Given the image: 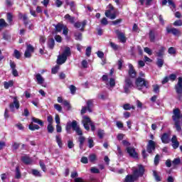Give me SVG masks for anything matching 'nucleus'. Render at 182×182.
I'll list each match as a JSON object with an SVG mask.
<instances>
[{
    "mask_svg": "<svg viewBox=\"0 0 182 182\" xmlns=\"http://www.w3.org/2000/svg\"><path fill=\"white\" fill-rule=\"evenodd\" d=\"M133 175H128L125 178V182H134L139 177H143L144 174V166L137 165L132 168Z\"/></svg>",
    "mask_w": 182,
    "mask_h": 182,
    "instance_id": "1",
    "label": "nucleus"
},
{
    "mask_svg": "<svg viewBox=\"0 0 182 182\" xmlns=\"http://www.w3.org/2000/svg\"><path fill=\"white\" fill-rule=\"evenodd\" d=\"M73 129L74 132L78 134V136H82L83 134V132H82V129H80V127H79V125H77V122L73 120V122L69 121L67 122L65 130L67 133L70 134V130Z\"/></svg>",
    "mask_w": 182,
    "mask_h": 182,
    "instance_id": "2",
    "label": "nucleus"
},
{
    "mask_svg": "<svg viewBox=\"0 0 182 182\" xmlns=\"http://www.w3.org/2000/svg\"><path fill=\"white\" fill-rule=\"evenodd\" d=\"M72 55V51L70 50V48L65 47L61 55H58L57 59L58 65H63L66 60H68V58Z\"/></svg>",
    "mask_w": 182,
    "mask_h": 182,
    "instance_id": "3",
    "label": "nucleus"
},
{
    "mask_svg": "<svg viewBox=\"0 0 182 182\" xmlns=\"http://www.w3.org/2000/svg\"><path fill=\"white\" fill-rule=\"evenodd\" d=\"M82 123L85 129V130H91L92 132H95L96 130V127H95V124L93 122H92V120H90V118L87 116H83Z\"/></svg>",
    "mask_w": 182,
    "mask_h": 182,
    "instance_id": "4",
    "label": "nucleus"
},
{
    "mask_svg": "<svg viewBox=\"0 0 182 182\" xmlns=\"http://www.w3.org/2000/svg\"><path fill=\"white\" fill-rule=\"evenodd\" d=\"M182 117L181 114H180V109H173V119L175 122V127L177 132H181V127H180V122L178 119Z\"/></svg>",
    "mask_w": 182,
    "mask_h": 182,
    "instance_id": "5",
    "label": "nucleus"
},
{
    "mask_svg": "<svg viewBox=\"0 0 182 182\" xmlns=\"http://www.w3.org/2000/svg\"><path fill=\"white\" fill-rule=\"evenodd\" d=\"M107 8L108 9L105 11V16L112 20L116 19L117 11L114 10V8L112 4L108 5Z\"/></svg>",
    "mask_w": 182,
    "mask_h": 182,
    "instance_id": "6",
    "label": "nucleus"
},
{
    "mask_svg": "<svg viewBox=\"0 0 182 182\" xmlns=\"http://www.w3.org/2000/svg\"><path fill=\"white\" fill-rule=\"evenodd\" d=\"M136 87L139 90L141 89H147L149 87V82L144 80V78L139 77L136 80Z\"/></svg>",
    "mask_w": 182,
    "mask_h": 182,
    "instance_id": "7",
    "label": "nucleus"
},
{
    "mask_svg": "<svg viewBox=\"0 0 182 182\" xmlns=\"http://www.w3.org/2000/svg\"><path fill=\"white\" fill-rule=\"evenodd\" d=\"M102 82H104L105 85H107V86H109L110 87H114V86H116V81L114 80V79L109 78V77L106 75H104L102 76Z\"/></svg>",
    "mask_w": 182,
    "mask_h": 182,
    "instance_id": "8",
    "label": "nucleus"
},
{
    "mask_svg": "<svg viewBox=\"0 0 182 182\" xmlns=\"http://www.w3.org/2000/svg\"><path fill=\"white\" fill-rule=\"evenodd\" d=\"M20 104L19 100H18V97H13V102L10 103L9 107L11 112H15V109L18 110L19 109Z\"/></svg>",
    "mask_w": 182,
    "mask_h": 182,
    "instance_id": "9",
    "label": "nucleus"
},
{
    "mask_svg": "<svg viewBox=\"0 0 182 182\" xmlns=\"http://www.w3.org/2000/svg\"><path fill=\"white\" fill-rule=\"evenodd\" d=\"M175 89L176 90V93H178V100H181V94H182V77H178V83L175 86Z\"/></svg>",
    "mask_w": 182,
    "mask_h": 182,
    "instance_id": "10",
    "label": "nucleus"
},
{
    "mask_svg": "<svg viewBox=\"0 0 182 182\" xmlns=\"http://www.w3.org/2000/svg\"><path fill=\"white\" fill-rule=\"evenodd\" d=\"M127 153L129 154V157H132V159H138L139 154L136 152V149L132 146H128L126 148Z\"/></svg>",
    "mask_w": 182,
    "mask_h": 182,
    "instance_id": "11",
    "label": "nucleus"
},
{
    "mask_svg": "<svg viewBox=\"0 0 182 182\" xmlns=\"http://www.w3.org/2000/svg\"><path fill=\"white\" fill-rule=\"evenodd\" d=\"M33 52H35V48L33 46H32L31 44L27 45L26 51L24 53L25 58H31Z\"/></svg>",
    "mask_w": 182,
    "mask_h": 182,
    "instance_id": "12",
    "label": "nucleus"
},
{
    "mask_svg": "<svg viewBox=\"0 0 182 182\" xmlns=\"http://www.w3.org/2000/svg\"><path fill=\"white\" fill-rule=\"evenodd\" d=\"M87 23V21L84 20L82 22L77 21L74 23L75 28H77V29H80L81 31H85V26H86Z\"/></svg>",
    "mask_w": 182,
    "mask_h": 182,
    "instance_id": "13",
    "label": "nucleus"
},
{
    "mask_svg": "<svg viewBox=\"0 0 182 182\" xmlns=\"http://www.w3.org/2000/svg\"><path fill=\"white\" fill-rule=\"evenodd\" d=\"M156 149V142L153 140H149L148 143V146L146 148V151L148 153H151V151Z\"/></svg>",
    "mask_w": 182,
    "mask_h": 182,
    "instance_id": "14",
    "label": "nucleus"
},
{
    "mask_svg": "<svg viewBox=\"0 0 182 182\" xmlns=\"http://www.w3.org/2000/svg\"><path fill=\"white\" fill-rule=\"evenodd\" d=\"M166 32L168 33H173L175 36H180L181 35V32L175 28H170L168 27L166 28Z\"/></svg>",
    "mask_w": 182,
    "mask_h": 182,
    "instance_id": "15",
    "label": "nucleus"
},
{
    "mask_svg": "<svg viewBox=\"0 0 182 182\" xmlns=\"http://www.w3.org/2000/svg\"><path fill=\"white\" fill-rule=\"evenodd\" d=\"M115 33L117 36V38L120 41V42H122V43H125L127 38L124 33H122L120 31L117 30L115 31Z\"/></svg>",
    "mask_w": 182,
    "mask_h": 182,
    "instance_id": "16",
    "label": "nucleus"
},
{
    "mask_svg": "<svg viewBox=\"0 0 182 182\" xmlns=\"http://www.w3.org/2000/svg\"><path fill=\"white\" fill-rule=\"evenodd\" d=\"M133 86V83L132 82L131 79H126L125 80V85L124 87V90L125 93H129V88Z\"/></svg>",
    "mask_w": 182,
    "mask_h": 182,
    "instance_id": "17",
    "label": "nucleus"
},
{
    "mask_svg": "<svg viewBox=\"0 0 182 182\" xmlns=\"http://www.w3.org/2000/svg\"><path fill=\"white\" fill-rule=\"evenodd\" d=\"M128 74L130 76V77L134 78L136 77V70H134V68H133V65L129 64V71Z\"/></svg>",
    "mask_w": 182,
    "mask_h": 182,
    "instance_id": "18",
    "label": "nucleus"
},
{
    "mask_svg": "<svg viewBox=\"0 0 182 182\" xmlns=\"http://www.w3.org/2000/svg\"><path fill=\"white\" fill-rule=\"evenodd\" d=\"M35 77L38 85H43L45 83V78L41 74H36Z\"/></svg>",
    "mask_w": 182,
    "mask_h": 182,
    "instance_id": "19",
    "label": "nucleus"
},
{
    "mask_svg": "<svg viewBox=\"0 0 182 182\" xmlns=\"http://www.w3.org/2000/svg\"><path fill=\"white\" fill-rule=\"evenodd\" d=\"M55 141L59 149H62L63 147V141H62V136H60V134H58L55 136Z\"/></svg>",
    "mask_w": 182,
    "mask_h": 182,
    "instance_id": "20",
    "label": "nucleus"
},
{
    "mask_svg": "<svg viewBox=\"0 0 182 182\" xmlns=\"http://www.w3.org/2000/svg\"><path fill=\"white\" fill-rule=\"evenodd\" d=\"M171 141L172 143V146L173 147V149H178V146H180V143L178 142V141H177V136L176 135L173 136Z\"/></svg>",
    "mask_w": 182,
    "mask_h": 182,
    "instance_id": "21",
    "label": "nucleus"
},
{
    "mask_svg": "<svg viewBox=\"0 0 182 182\" xmlns=\"http://www.w3.org/2000/svg\"><path fill=\"white\" fill-rule=\"evenodd\" d=\"M21 161H23V163H24V164H32V161H33L32 159H31L28 156H22Z\"/></svg>",
    "mask_w": 182,
    "mask_h": 182,
    "instance_id": "22",
    "label": "nucleus"
},
{
    "mask_svg": "<svg viewBox=\"0 0 182 182\" xmlns=\"http://www.w3.org/2000/svg\"><path fill=\"white\" fill-rule=\"evenodd\" d=\"M162 143H164L165 144H167L170 141V137L168 135V134L165 133L161 137Z\"/></svg>",
    "mask_w": 182,
    "mask_h": 182,
    "instance_id": "23",
    "label": "nucleus"
},
{
    "mask_svg": "<svg viewBox=\"0 0 182 182\" xmlns=\"http://www.w3.org/2000/svg\"><path fill=\"white\" fill-rule=\"evenodd\" d=\"M53 26H54L55 32H62V30H63L65 26L60 23H58L57 25L53 24Z\"/></svg>",
    "mask_w": 182,
    "mask_h": 182,
    "instance_id": "24",
    "label": "nucleus"
},
{
    "mask_svg": "<svg viewBox=\"0 0 182 182\" xmlns=\"http://www.w3.org/2000/svg\"><path fill=\"white\" fill-rule=\"evenodd\" d=\"M4 89H9V87H12L14 86V80H11L9 82L5 81L4 82Z\"/></svg>",
    "mask_w": 182,
    "mask_h": 182,
    "instance_id": "25",
    "label": "nucleus"
},
{
    "mask_svg": "<svg viewBox=\"0 0 182 182\" xmlns=\"http://www.w3.org/2000/svg\"><path fill=\"white\" fill-rule=\"evenodd\" d=\"M65 4L66 5H69L70 8V10L73 11V12H75V1H71V2H69V0H65Z\"/></svg>",
    "mask_w": 182,
    "mask_h": 182,
    "instance_id": "26",
    "label": "nucleus"
},
{
    "mask_svg": "<svg viewBox=\"0 0 182 182\" xmlns=\"http://www.w3.org/2000/svg\"><path fill=\"white\" fill-rule=\"evenodd\" d=\"M33 123H36L37 124H39L41 127H43V122L36 117H32L31 118Z\"/></svg>",
    "mask_w": 182,
    "mask_h": 182,
    "instance_id": "27",
    "label": "nucleus"
},
{
    "mask_svg": "<svg viewBox=\"0 0 182 182\" xmlns=\"http://www.w3.org/2000/svg\"><path fill=\"white\" fill-rule=\"evenodd\" d=\"M19 18L23 20V21L24 22V25L26 26H28V16L26 14L23 15L22 14H20Z\"/></svg>",
    "mask_w": 182,
    "mask_h": 182,
    "instance_id": "28",
    "label": "nucleus"
},
{
    "mask_svg": "<svg viewBox=\"0 0 182 182\" xmlns=\"http://www.w3.org/2000/svg\"><path fill=\"white\" fill-rule=\"evenodd\" d=\"M164 50H166V48L164 47H161L159 51L156 53V55L158 58H163L164 56Z\"/></svg>",
    "mask_w": 182,
    "mask_h": 182,
    "instance_id": "29",
    "label": "nucleus"
},
{
    "mask_svg": "<svg viewBox=\"0 0 182 182\" xmlns=\"http://www.w3.org/2000/svg\"><path fill=\"white\" fill-rule=\"evenodd\" d=\"M28 129L30 130H31L32 132L35 131V130H39V129H41V127H38V124H33V123H31L29 126H28Z\"/></svg>",
    "mask_w": 182,
    "mask_h": 182,
    "instance_id": "30",
    "label": "nucleus"
},
{
    "mask_svg": "<svg viewBox=\"0 0 182 182\" xmlns=\"http://www.w3.org/2000/svg\"><path fill=\"white\" fill-rule=\"evenodd\" d=\"M92 106H93V100H90L87 102V109L90 113L92 112Z\"/></svg>",
    "mask_w": 182,
    "mask_h": 182,
    "instance_id": "31",
    "label": "nucleus"
},
{
    "mask_svg": "<svg viewBox=\"0 0 182 182\" xmlns=\"http://www.w3.org/2000/svg\"><path fill=\"white\" fill-rule=\"evenodd\" d=\"M65 19H66L67 21H69L70 22V23H75V17L71 16L69 14H66L64 16Z\"/></svg>",
    "mask_w": 182,
    "mask_h": 182,
    "instance_id": "32",
    "label": "nucleus"
},
{
    "mask_svg": "<svg viewBox=\"0 0 182 182\" xmlns=\"http://www.w3.org/2000/svg\"><path fill=\"white\" fill-rule=\"evenodd\" d=\"M156 65L158 68H163V65H164V60L162 58H157Z\"/></svg>",
    "mask_w": 182,
    "mask_h": 182,
    "instance_id": "33",
    "label": "nucleus"
},
{
    "mask_svg": "<svg viewBox=\"0 0 182 182\" xmlns=\"http://www.w3.org/2000/svg\"><path fill=\"white\" fill-rule=\"evenodd\" d=\"M48 46L50 49H53V47L55 46V40H53V38L48 40Z\"/></svg>",
    "mask_w": 182,
    "mask_h": 182,
    "instance_id": "34",
    "label": "nucleus"
},
{
    "mask_svg": "<svg viewBox=\"0 0 182 182\" xmlns=\"http://www.w3.org/2000/svg\"><path fill=\"white\" fill-rule=\"evenodd\" d=\"M5 26H8V23L5 21L4 18L0 19V31L5 28Z\"/></svg>",
    "mask_w": 182,
    "mask_h": 182,
    "instance_id": "35",
    "label": "nucleus"
},
{
    "mask_svg": "<svg viewBox=\"0 0 182 182\" xmlns=\"http://www.w3.org/2000/svg\"><path fill=\"white\" fill-rule=\"evenodd\" d=\"M14 19V16L11 13L7 14V21L10 25H12V21Z\"/></svg>",
    "mask_w": 182,
    "mask_h": 182,
    "instance_id": "36",
    "label": "nucleus"
},
{
    "mask_svg": "<svg viewBox=\"0 0 182 182\" xmlns=\"http://www.w3.org/2000/svg\"><path fill=\"white\" fill-rule=\"evenodd\" d=\"M13 56H14L16 59H21V52H19L18 50H14Z\"/></svg>",
    "mask_w": 182,
    "mask_h": 182,
    "instance_id": "37",
    "label": "nucleus"
},
{
    "mask_svg": "<svg viewBox=\"0 0 182 182\" xmlns=\"http://www.w3.org/2000/svg\"><path fill=\"white\" fill-rule=\"evenodd\" d=\"M123 108L124 109V110H130V109H136V107L134 106H133V105L132 106L129 104L124 105Z\"/></svg>",
    "mask_w": 182,
    "mask_h": 182,
    "instance_id": "38",
    "label": "nucleus"
},
{
    "mask_svg": "<svg viewBox=\"0 0 182 182\" xmlns=\"http://www.w3.org/2000/svg\"><path fill=\"white\" fill-rule=\"evenodd\" d=\"M85 137H84L83 136H80L79 137L80 148V149H82L83 144H84V143H85Z\"/></svg>",
    "mask_w": 182,
    "mask_h": 182,
    "instance_id": "39",
    "label": "nucleus"
},
{
    "mask_svg": "<svg viewBox=\"0 0 182 182\" xmlns=\"http://www.w3.org/2000/svg\"><path fill=\"white\" fill-rule=\"evenodd\" d=\"M97 136L100 139H103V137H105V130L99 129L97 132Z\"/></svg>",
    "mask_w": 182,
    "mask_h": 182,
    "instance_id": "40",
    "label": "nucleus"
},
{
    "mask_svg": "<svg viewBox=\"0 0 182 182\" xmlns=\"http://www.w3.org/2000/svg\"><path fill=\"white\" fill-rule=\"evenodd\" d=\"M32 174L35 176L36 177H42V174H41V172L36 169L32 170Z\"/></svg>",
    "mask_w": 182,
    "mask_h": 182,
    "instance_id": "41",
    "label": "nucleus"
},
{
    "mask_svg": "<svg viewBox=\"0 0 182 182\" xmlns=\"http://www.w3.org/2000/svg\"><path fill=\"white\" fill-rule=\"evenodd\" d=\"M152 87L154 93H160V86L159 85H154Z\"/></svg>",
    "mask_w": 182,
    "mask_h": 182,
    "instance_id": "42",
    "label": "nucleus"
},
{
    "mask_svg": "<svg viewBox=\"0 0 182 182\" xmlns=\"http://www.w3.org/2000/svg\"><path fill=\"white\" fill-rule=\"evenodd\" d=\"M168 5L171 6V9H172V11H174V9H176V4H174V1H173V0H168Z\"/></svg>",
    "mask_w": 182,
    "mask_h": 182,
    "instance_id": "43",
    "label": "nucleus"
},
{
    "mask_svg": "<svg viewBox=\"0 0 182 182\" xmlns=\"http://www.w3.org/2000/svg\"><path fill=\"white\" fill-rule=\"evenodd\" d=\"M149 38H150L151 42H154V39H156L154 33L152 31H150V32H149Z\"/></svg>",
    "mask_w": 182,
    "mask_h": 182,
    "instance_id": "44",
    "label": "nucleus"
},
{
    "mask_svg": "<svg viewBox=\"0 0 182 182\" xmlns=\"http://www.w3.org/2000/svg\"><path fill=\"white\" fill-rule=\"evenodd\" d=\"M154 162L155 166L159 165V163L160 162V155H159V154L156 155Z\"/></svg>",
    "mask_w": 182,
    "mask_h": 182,
    "instance_id": "45",
    "label": "nucleus"
},
{
    "mask_svg": "<svg viewBox=\"0 0 182 182\" xmlns=\"http://www.w3.org/2000/svg\"><path fill=\"white\" fill-rule=\"evenodd\" d=\"M89 160L91 163H93L94 161H96V154H92L89 156Z\"/></svg>",
    "mask_w": 182,
    "mask_h": 182,
    "instance_id": "46",
    "label": "nucleus"
},
{
    "mask_svg": "<svg viewBox=\"0 0 182 182\" xmlns=\"http://www.w3.org/2000/svg\"><path fill=\"white\" fill-rule=\"evenodd\" d=\"M88 146L90 149H92L95 146V142H93V139L92 138H88Z\"/></svg>",
    "mask_w": 182,
    "mask_h": 182,
    "instance_id": "47",
    "label": "nucleus"
},
{
    "mask_svg": "<svg viewBox=\"0 0 182 182\" xmlns=\"http://www.w3.org/2000/svg\"><path fill=\"white\" fill-rule=\"evenodd\" d=\"M91 53H92V48L87 47L86 48V51H85L86 56H87L89 58V56H90Z\"/></svg>",
    "mask_w": 182,
    "mask_h": 182,
    "instance_id": "48",
    "label": "nucleus"
},
{
    "mask_svg": "<svg viewBox=\"0 0 182 182\" xmlns=\"http://www.w3.org/2000/svg\"><path fill=\"white\" fill-rule=\"evenodd\" d=\"M58 70H59V65H56L55 67L53 68L51 73L53 75H56V73H58Z\"/></svg>",
    "mask_w": 182,
    "mask_h": 182,
    "instance_id": "49",
    "label": "nucleus"
},
{
    "mask_svg": "<svg viewBox=\"0 0 182 182\" xmlns=\"http://www.w3.org/2000/svg\"><path fill=\"white\" fill-rule=\"evenodd\" d=\"M16 178H21V172L18 166L16 168Z\"/></svg>",
    "mask_w": 182,
    "mask_h": 182,
    "instance_id": "50",
    "label": "nucleus"
},
{
    "mask_svg": "<svg viewBox=\"0 0 182 182\" xmlns=\"http://www.w3.org/2000/svg\"><path fill=\"white\" fill-rule=\"evenodd\" d=\"M54 108L55 110H58V112H62V107L59 104L54 105Z\"/></svg>",
    "mask_w": 182,
    "mask_h": 182,
    "instance_id": "51",
    "label": "nucleus"
},
{
    "mask_svg": "<svg viewBox=\"0 0 182 182\" xmlns=\"http://www.w3.org/2000/svg\"><path fill=\"white\" fill-rule=\"evenodd\" d=\"M47 129L48 133H53V126H52V124H48V127H47Z\"/></svg>",
    "mask_w": 182,
    "mask_h": 182,
    "instance_id": "52",
    "label": "nucleus"
},
{
    "mask_svg": "<svg viewBox=\"0 0 182 182\" xmlns=\"http://www.w3.org/2000/svg\"><path fill=\"white\" fill-rule=\"evenodd\" d=\"M154 177L155 178V180L156 181H160V176H159V174H157V172L156 171H153Z\"/></svg>",
    "mask_w": 182,
    "mask_h": 182,
    "instance_id": "53",
    "label": "nucleus"
},
{
    "mask_svg": "<svg viewBox=\"0 0 182 182\" xmlns=\"http://www.w3.org/2000/svg\"><path fill=\"white\" fill-rule=\"evenodd\" d=\"M68 149H73L75 147V144H73V141L69 140L68 141Z\"/></svg>",
    "mask_w": 182,
    "mask_h": 182,
    "instance_id": "54",
    "label": "nucleus"
},
{
    "mask_svg": "<svg viewBox=\"0 0 182 182\" xmlns=\"http://www.w3.org/2000/svg\"><path fill=\"white\" fill-rule=\"evenodd\" d=\"M63 33L65 35V36H68V33H69V29L66 26H64L63 28Z\"/></svg>",
    "mask_w": 182,
    "mask_h": 182,
    "instance_id": "55",
    "label": "nucleus"
},
{
    "mask_svg": "<svg viewBox=\"0 0 182 182\" xmlns=\"http://www.w3.org/2000/svg\"><path fill=\"white\" fill-rule=\"evenodd\" d=\"M76 41H82V33H76L75 34Z\"/></svg>",
    "mask_w": 182,
    "mask_h": 182,
    "instance_id": "56",
    "label": "nucleus"
},
{
    "mask_svg": "<svg viewBox=\"0 0 182 182\" xmlns=\"http://www.w3.org/2000/svg\"><path fill=\"white\" fill-rule=\"evenodd\" d=\"M110 46L111 48H112V49H114V50H117L119 49V46H117V44H114V43L111 42Z\"/></svg>",
    "mask_w": 182,
    "mask_h": 182,
    "instance_id": "57",
    "label": "nucleus"
},
{
    "mask_svg": "<svg viewBox=\"0 0 182 182\" xmlns=\"http://www.w3.org/2000/svg\"><path fill=\"white\" fill-rule=\"evenodd\" d=\"M70 90L72 95H75V93L76 92V87H75L74 85H70Z\"/></svg>",
    "mask_w": 182,
    "mask_h": 182,
    "instance_id": "58",
    "label": "nucleus"
},
{
    "mask_svg": "<svg viewBox=\"0 0 182 182\" xmlns=\"http://www.w3.org/2000/svg\"><path fill=\"white\" fill-rule=\"evenodd\" d=\"M81 163H83V164H87V163H88L87 157H86V156H82V157L81 158Z\"/></svg>",
    "mask_w": 182,
    "mask_h": 182,
    "instance_id": "59",
    "label": "nucleus"
},
{
    "mask_svg": "<svg viewBox=\"0 0 182 182\" xmlns=\"http://www.w3.org/2000/svg\"><path fill=\"white\" fill-rule=\"evenodd\" d=\"M174 26H182L181 20H178L173 23Z\"/></svg>",
    "mask_w": 182,
    "mask_h": 182,
    "instance_id": "60",
    "label": "nucleus"
},
{
    "mask_svg": "<svg viewBox=\"0 0 182 182\" xmlns=\"http://www.w3.org/2000/svg\"><path fill=\"white\" fill-rule=\"evenodd\" d=\"M144 50L146 53H147L148 55H151L153 53L151 52V50L149 48H144Z\"/></svg>",
    "mask_w": 182,
    "mask_h": 182,
    "instance_id": "61",
    "label": "nucleus"
},
{
    "mask_svg": "<svg viewBox=\"0 0 182 182\" xmlns=\"http://www.w3.org/2000/svg\"><path fill=\"white\" fill-rule=\"evenodd\" d=\"M55 40L56 41V42H58L59 43H60V42H62V37L59 35H56L55 36Z\"/></svg>",
    "mask_w": 182,
    "mask_h": 182,
    "instance_id": "62",
    "label": "nucleus"
},
{
    "mask_svg": "<svg viewBox=\"0 0 182 182\" xmlns=\"http://www.w3.org/2000/svg\"><path fill=\"white\" fill-rule=\"evenodd\" d=\"M116 125L118 129H123V123H122V122H117Z\"/></svg>",
    "mask_w": 182,
    "mask_h": 182,
    "instance_id": "63",
    "label": "nucleus"
},
{
    "mask_svg": "<svg viewBox=\"0 0 182 182\" xmlns=\"http://www.w3.org/2000/svg\"><path fill=\"white\" fill-rule=\"evenodd\" d=\"M108 23H109V22L107 21V18H103L101 20V24H102V25H107Z\"/></svg>",
    "mask_w": 182,
    "mask_h": 182,
    "instance_id": "64",
    "label": "nucleus"
}]
</instances>
